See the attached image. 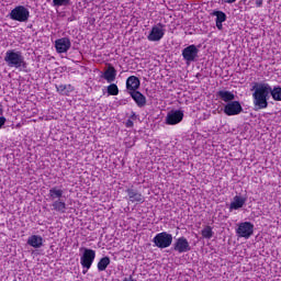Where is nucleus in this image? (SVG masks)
Here are the masks:
<instances>
[{"mask_svg":"<svg viewBox=\"0 0 281 281\" xmlns=\"http://www.w3.org/2000/svg\"><path fill=\"white\" fill-rule=\"evenodd\" d=\"M262 1L263 0H256L257 8H261L262 7Z\"/></svg>","mask_w":281,"mask_h":281,"instance_id":"obj_30","label":"nucleus"},{"mask_svg":"<svg viewBox=\"0 0 281 281\" xmlns=\"http://www.w3.org/2000/svg\"><path fill=\"white\" fill-rule=\"evenodd\" d=\"M126 194L131 203H144V201H146L144 195L139 191H137V189L128 188L126 189Z\"/></svg>","mask_w":281,"mask_h":281,"instance_id":"obj_14","label":"nucleus"},{"mask_svg":"<svg viewBox=\"0 0 281 281\" xmlns=\"http://www.w3.org/2000/svg\"><path fill=\"white\" fill-rule=\"evenodd\" d=\"M9 16L12 21L27 23L30 21V10L23 5H18L11 10Z\"/></svg>","mask_w":281,"mask_h":281,"instance_id":"obj_4","label":"nucleus"},{"mask_svg":"<svg viewBox=\"0 0 281 281\" xmlns=\"http://www.w3.org/2000/svg\"><path fill=\"white\" fill-rule=\"evenodd\" d=\"M224 113L225 115L233 116V115H240L243 113V105L240 101H231L224 105Z\"/></svg>","mask_w":281,"mask_h":281,"instance_id":"obj_10","label":"nucleus"},{"mask_svg":"<svg viewBox=\"0 0 281 281\" xmlns=\"http://www.w3.org/2000/svg\"><path fill=\"white\" fill-rule=\"evenodd\" d=\"M250 91H254L252 103L255 111L267 109L271 97L276 102H281V87L271 88L267 82H255Z\"/></svg>","mask_w":281,"mask_h":281,"instance_id":"obj_1","label":"nucleus"},{"mask_svg":"<svg viewBox=\"0 0 281 281\" xmlns=\"http://www.w3.org/2000/svg\"><path fill=\"white\" fill-rule=\"evenodd\" d=\"M117 76V70H115V67L109 66L106 70L103 72L102 78L106 80V82H115V78Z\"/></svg>","mask_w":281,"mask_h":281,"instance_id":"obj_17","label":"nucleus"},{"mask_svg":"<svg viewBox=\"0 0 281 281\" xmlns=\"http://www.w3.org/2000/svg\"><path fill=\"white\" fill-rule=\"evenodd\" d=\"M63 194H65V192L58 187H53L48 191V199L53 202V211L58 212L59 214H65V212H67V203L63 200Z\"/></svg>","mask_w":281,"mask_h":281,"instance_id":"obj_3","label":"nucleus"},{"mask_svg":"<svg viewBox=\"0 0 281 281\" xmlns=\"http://www.w3.org/2000/svg\"><path fill=\"white\" fill-rule=\"evenodd\" d=\"M4 63H7L8 67L19 69V71H25L27 69V61H25V56H23L21 50H7L4 55Z\"/></svg>","mask_w":281,"mask_h":281,"instance_id":"obj_2","label":"nucleus"},{"mask_svg":"<svg viewBox=\"0 0 281 281\" xmlns=\"http://www.w3.org/2000/svg\"><path fill=\"white\" fill-rule=\"evenodd\" d=\"M213 16H216L215 22L225 23L227 21V14L223 11H213Z\"/></svg>","mask_w":281,"mask_h":281,"instance_id":"obj_22","label":"nucleus"},{"mask_svg":"<svg viewBox=\"0 0 281 281\" xmlns=\"http://www.w3.org/2000/svg\"><path fill=\"white\" fill-rule=\"evenodd\" d=\"M131 98L134 100L138 109H144L146 106V95H144L139 91H131L130 92Z\"/></svg>","mask_w":281,"mask_h":281,"instance_id":"obj_15","label":"nucleus"},{"mask_svg":"<svg viewBox=\"0 0 281 281\" xmlns=\"http://www.w3.org/2000/svg\"><path fill=\"white\" fill-rule=\"evenodd\" d=\"M245 203H247V199L240 195H235L233 202L231 203V210H240Z\"/></svg>","mask_w":281,"mask_h":281,"instance_id":"obj_20","label":"nucleus"},{"mask_svg":"<svg viewBox=\"0 0 281 281\" xmlns=\"http://www.w3.org/2000/svg\"><path fill=\"white\" fill-rule=\"evenodd\" d=\"M56 89L59 93H63V91H65L67 89V86L65 85H58L56 86Z\"/></svg>","mask_w":281,"mask_h":281,"instance_id":"obj_26","label":"nucleus"},{"mask_svg":"<svg viewBox=\"0 0 281 281\" xmlns=\"http://www.w3.org/2000/svg\"><path fill=\"white\" fill-rule=\"evenodd\" d=\"M133 125H134V123H133L132 120H127L126 123H125V126H126L127 128H133Z\"/></svg>","mask_w":281,"mask_h":281,"instance_id":"obj_27","label":"nucleus"},{"mask_svg":"<svg viewBox=\"0 0 281 281\" xmlns=\"http://www.w3.org/2000/svg\"><path fill=\"white\" fill-rule=\"evenodd\" d=\"M71 0H53V5L60 8L61 5H69Z\"/></svg>","mask_w":281,"mask_h":281,"instance_id":"obj_25","label":"nucleus"},{"mask_svg":"<svg viewBox=\"0 0 281 281\" xmlns=\"http://www.w3.org/2000/svg\"><path fill=\"white\" fill-rule=\"evenodd\" d=\"M5 124V116H0V128Z\"/></svg>","mask_w":281,"mask_h":281,"instance_id":"obj_28","label":"nucleus"},{"mask_svg":"<svg viewBox=\"0 0 281 281\" xmlns=\"http://www.w3.org/2000/svg\"><path fill=\"white\" fill-rule=\"evenodd\" d=\"M81 250H83L80 258L81 267L89 270L91 269V265H93V260H95V250L89 248H81Z\"/></svg>","mask_w":281,"mask_h":281,"instance_id":"obj_6","label":"nucleus"},{"mask_svg":"<svg viewBox=\"0 0 281 281\" xmlns=\"http://www.w3.org/2000/svg\"><path fill=\"white\" fill-rule=\"evenodd\" d=\"M223 3H236V0H222Z\"/></svg>","mask_w":281,"mask_h":281,"instance_id":"obj_31","label":"nucleus"},{"mask_svg":"<svg viewBox=\"0 0 281 281\" xmlns=\"http://www.w3.org/2000/svg\"><path fill=\"white\" fill-rule=\"evenodd\" d=\"M217 30H223V22H215Z\"/></svg>","mask_w":281,"mask_h":281,"instance_id":"obj_29","label":"nucleus"},{"mask_svg":"<svg viewBox=\"0 0 281 281\" xmlns=\"http://www.w3.org/2000/svg\"><path fill=\"white\" fill-rule=\"evenodd\" d=\"M0 113H1V109H0Z\"/></svg>","mask_w":281,"mask_h":281,"instance_id":"obj_32","label":"nucleus"},{"mask_svg":"<svg viewBox=\"0 0 281 281\" xmlns=\"http://www.w3.org/2000/svg\"><path fill=\"white\" fill-rule=\"evenodd\" d=\"M55 48L57 54H67L71 48V41L68 37H61L55 41Z\"/></svg>","mask_w":281,"mask_h":281,"instance_id":"obj_13","label":"nucleus"},{"mask_svg":"<svg viewBox=\"0 0 281 281\" xmlns=\"http://www.w3.org/2000/svg\"><path fill=\"white\" fill-rule=\"evenodd\" d=\"M172 249L178 254H188V251L192 250V247L190 246V241H188V238L179 237L173 243Z\"/></svg>","mask_w":281,"mask_h":281,"instance_id":"obj_8","label":"nucleus"},{"mask_svg":"<svg viewBox=\"0 0 281 281\" xmlns=\"http://www.w3.org/2000/svg\"><path fill=\"white\" fill-rule=\"evenodd\" d=\"M111 265V258L103 257L98 262V271H106V267Z\"/></svg>","mask_w":281,"mask_h":281,"instance_id":"obj_21","label":"nucleus"},{"mask_svg":"<svg viewBox=\"0 0 281 281\" xmlns=\"http://www.w3.org/2000/svg\"><path fill=\"white\" fill-rule=\"evenodd\" d=\"M236 234L239 238H251L254 236V224L250 222H243L238 225Z\"/></svg>","mask_w":281,"mask_h":281,"instance_id":"obj_7","label":"nucleus"},{"mask_svg":"<svg viewBox=\"0 0 281 281\" xmlns=\"http://www.w3.org/2000/svg\"><path fill=\"white\" fill-rule=\"evenodd\" d=\"M202 236L203 238H212L214 236V232H212V226H206L204 229H202Z\"/></svg>","mask_w":281,"mask_h":281,"instance_id":"obj_24","label":"nucleus"},{"mask_svg":"<svg viewBox=\"0 0 281 281\" xmlns=\"http://www.w3.org/2000/svg\"><path fill=\"white\" fill-rule=\"evenodd\" d=\"M182 58L187 63H194L199 58V48L194 44L182 49Z\"/></svg>","mask_w":281,"mask_h":281,"instance_id":"obj_9","label":"nucleus"},{"mask_svg":"<svg viewBox=\"0 0 281 281\" xmlns=\"http://www.w3.org/2000/svg\"><path fill=\"white\" fill-rule=\"evenodd\" d=\"M183 121V111L181 110H171L167 113L166 124L169 126H175Z\"/></svg>","mask_w":281,"mask_h":281,"instance_id":"obj_12","label":"nucleus"},{"mask_svg":"<svg viewBox=\"0 0 281 281\" xmlns=\"http://www.w3.org/2000/svg\"><path fill=\"white\" fill-rule=\"evenodd\" d=\"M153 243L158 249H168L172 245V234L167 232L159 233L154 237Z\"/></svg>","mask_w":281,"mask_h":281,"instance_id":"obj_5","label":"nucleus"},{"mask_svg":"<svg viewBox=\"0 0 281 281\" xmlns=\"http://www.w3.org/2000/svg\"><path fill=\"white\" fill-rule=\"evenodd\" d=\"M217 98H220V100H223V102H234V100H236V95L232 92V91H227V90H220L217 91Z\"/></svg>","mask_w":281,"mask_h":281,"instance_id":"obj_18","label":"nucleus"},{"mask_svg":"<svg viewBox=\"0 0 281 281\" xmlns=\"http://www.w3.org/2000/svg\"><path fill=\"white\" fill-rule=\"evenodd\" d=\"M27 245L34 247V249H41V247H43V237L38 235H32L27 239Z\"/></svg>","mask_w":281,"mask_h":281,"instance_id":"obj_19","label":"nucleus"},{"mask_svg":"<svg viewBox=\"0 0 281 281\" xmlns=\"http://www.w3.org/2000/svg\"><path fill=\"white\" fill-rule=\"evenodd\" d=\"M108 93L109 95H117L120 93V88H117V85L111 83L108 86Z\"/></svg>","mask_w":281,"mask_h":281,"instance_id":"obj_23","label":"nucleus"},{"mask_svg":"<svg viewBox=\"0 0 281 281\" xmlns=\"http://www.w3.org/2000/svg\"><path fill=\"white\" fill-rule=\"evenodd\" d=\"M139 85H142L139 78L136 76H130L126 80V89L128 93H131V91H137V89H139Z\"/></svg>","mask_w":281,"mask_h":281,"instance_id":"obj_16","label":"nucleus"},{"mask_svg":"<svg viewBox=\"0 0 281 281\" xmlns=\"http://www.w3.org/2000/svg\"><path fill=\"white\" fill-rule=\"evenodd\" d=\"M164 31V24L158 23L157 25H154L151 27V31L149 32L147 38L148 41H151L153 43L159 42L161 38H164L165 35Z\"/></svg>","mask_w":281,"mask_h":281,"instance_id":"obj_11","label":"nucleus"}]
</instances>
